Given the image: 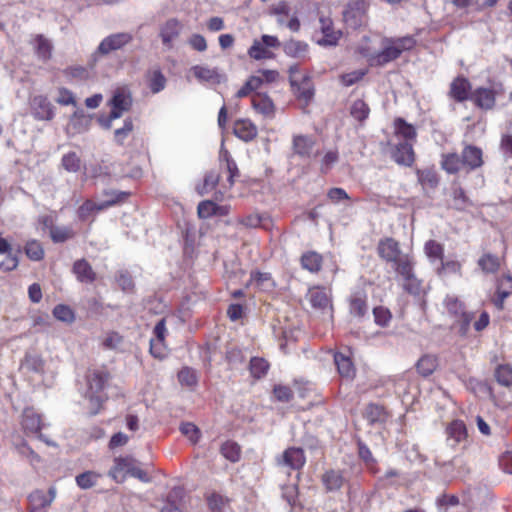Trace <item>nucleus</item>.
<instances>
[{
    "label": "nucleus",
    "instance_id": "f257e3e1",
    "mask_svg": "<svg viewBox=\"0 0 512 512\" xmlns=\"http://www.w3.org/2000/svg\"><path fill=\"white\" fill-rule=\"evenodd\" d=\"M415 44L416 41L412 36L384 37L381 40V50L368 55V62L371 66H384L399 58L404 51L411 50Z\"/></svg>",
    "mask_w": 512,
    "mask_h": 512
},
{
    "label": "nucleus",
    "instance_id": "f03ea898",
    "mask_svg": "<svg viewBox=\"0 0 512 512\" xmlns=\"http://www.w3.org/2000/svg\"><path fill=\"white\" fill-rule=\"evenodd\" d=\"M87 390L84 397L89 401V413L96 415L104 403L106 396L103 393L108 376L103 371H92L87 375Z\"/></svg>",
    "mask_w": 512,
    "mask_h": 512
},
{
    "label": "nucleus",
    "instance_id": "7ed1b4c3",
    "mask_svg": "<svg viewBox=\"0 0 512 512\" xmlns=\"http://www.w3.org/2000/svg\"><path fill=\"white\" fill-rule=\"evenodd\" d=\"M289 81L297 97L308 103L314 96V88L310 76L300 73L299 65L289 68Z\"/></svg>",
    "mask_w": 512,
    "mask_h": 512
},
{
    "label": "nucleus",
    "instance_id": "20e7f679",
    "mask_svg": "<svg viewBox=\"0 0 512 512\" xmlns=\"http://www.w3.org/2000/svg\"><path fill=\"white\" fill-rule=\"evenodd\" d=\"M368 3L365 0L350 1L343 11V21L352 29L363 26L367 21Z\"/></svg>",
    "mask_w": 512,
    "mask_h": 512
},
{
    "label": "nucleus",
    "instance_id": "39448f33",
    "mask_svg": "<svg viewBox=\"0 0 512 512\" xmlns=\"http://www.w3.org/2000/svg\"><path fill=\"white\" fill-rule=\"evenodd\" d=\"M502 93V86L495 84L490 87H478L470 94V100L482 110H491L495 106L496 97Z\"/></svg>",
    "mask_w": 512,
    "mask_h": 512
},
{
    "label": "nucleus",
    "instance_id": "423d86ee",
    "mask_svg": "<svg viewBox=\"0 0 512 512\" xmlns=\"http://www.w3.org/2000/svg\"><path fill=\"white\" fill-rule=\"evenodd\" d=\"M306 458L301 448L290 447L276 458L277 466L285 473L299 471L305 464Z\"/></svg>",
    "mask_w": 512,
    "mask_h": 512
},
{
    "label": "nucleus",
    "instance_id": "0eeeda50",
    "mask_svg": "<svg viewBox=\"0 0 512 512\" xmlns=\"http://www.w3.org/2000/svg\"><path fill=\"white\" fill-rule=\"evenodd\" d=\"M444 305L448 312L458 319L460 332L465 334L469 329L473 314L466 312L463 303L454 295H448L444 300Z\"/></svg>",
    "mask_w": 512,
    "mask_h": 512
},
{
    "label": "nucleus",
    "instance_id": "6e6552de",
    "mask_svg": "<svg viewBox=\"0 0 512 512\" xmlns=\"http://www.w3.org/2000/svg\"><path fill=\"white\" fill-rule=\"evenodd\" d=\"M44 425L45 424L41 415L34 408L28 407L23 410L21 416V426L24 432L27 435H38V437L44 440L48 445H54V443L44 439L43 435L40 434V430L44 427Z\"/></svg>",
    "mask_w": 512,
    "mask_h": 512
},
{
    "label": "nucleus",
    "instance_id": "1a4fd4ad",
    "mask_svg": "<svg viewBox=\"0 0 512 512\" xmlns=\"http://www.w3.org/2000/svg\"><path fill=\"white\" fill-rule=\"evenodd\" d=\"M311 306L322 314L332 317L331 294L325 288L314 287L308 290L306 295Z\"/></svg>",
    "mask_w": 512,
    "mask_h": 512
},
{
    "label": "nucleus",
    "instance_id": "9d476101",
    "mask_svg": "<svg viewBox=\"0 0 512 512\" xmlns=\"http://www.w3.org/2000/svg\"><path fill=\"white\" fill-rule=\"evenodd\" d=\"M316 141L309 135H294L292 138L293 153L304 160H309L317 156L315 149Z\"/></svg>",
    "mask_w": 512,
    "mask_h": 512
},
{
    "label": "nucleus",
    "instance_id": "9b49d317",
    "mask_svg": "<svg viewBox=\"0 0 512 512\" xmlns=\"http://www.w3.org/2000/svg\"><path fill=\"white\" fill-rule=\"evenodd\" d=\"M131 40L132 36L129 33L111 34L100 42L95 54L107 55L110 52L121 49Z\"/></svg>",
    "mask_w": 512,
    "mask_h": 512
},
{
    "label": "nucleus",
    "instance_id": "f8f14e48",
    "mask_svg": "<svg viewBox=\"0 0 512 512\" xmlns=\"http://www.w3.org/2000/svg\"><path fill=\"white\" fill-rule=\"evenodd\" d=\"M109 105L111 106V118L118 119L130 109L132 105L131 95L125 89H117L114 91Z\"/></svg>",
    "mask_w": 512,
    "mask_h": 512
},
{
    "label": "nucleus",
    "instance_id": "ddd939ff",
    "mask_svg": "<svg viewBox=\"0 0 512 512\" xmlns=\"http://www.w3.org/2000/svg\"><path fill=\"white\" fill-rule=\"evenodd\" d=\"M190 70L201 83L216 85L226 81L225 74L221 73L218 68H210L206 65H195L191 67Z\"/></svg>",
    "mask_w": 512,
    "mask_h": 512
},
{
    "label": "nucleus",
    "instance_id": "4468645a",
    "mask_svg": "<svg viewBox=\"0 0 512 512\" xmlns=\"http://www.w3.org/2000/svg\"><path fill=\"white\" fill-rule=\"evenodd\" d=\"M377 251L382 259L392 264L404 255L400 250L399 243L389 237L379 241Z\"/></svg>",
    "mask_w": 512,
    "mask_h": 512
},
{
    "label": "nucleus",
    "instance_id": "2eb2a0df",
    "mask_svg": "<svg viewBox=\"0 0 512 512\" xmlns=\"http://www.w3.org/2000/svg\"><path fill=\"white\" fill-rule=\"evenodd\" d=\"M182 30V24L176 18H170L160 27V38L165 47H173V41L176 40Z\"/></svg>",
    "mask_w": 512,
    "mask_h": 512
},
{
    "label": "nucleus",
    "instance_id": "dca6fc26",
    "mask_svg": "<svg viewBox=\"0 0 512 512\" xmlns=\"http://www.w3.org/2000/svg\"><path fill=\"white\" fill-rule=\"evenodd\" d=\"M319 24L323 37L318 39L317 43L321 46H335L342 36V32L333 29V22L328 17H320Z\"/></svg>",
    "mask_w": 512,
    "mask_h": 512
},
{
    "label": "nucleus",
    "instance_id": "f3484780",
    "mask_svg": "<svg viewBox=\"0 0 512 512\" xmlns=\"http://www.w3.org/2000/svg\"><path fill=\"white\" fill-rule=\"evenodd\" d=\"M32 113L38 120H51L54 117V107L47 97L35 96L31 102Z\"/></svg>",
    "mask_w": 512,
    "mask_h": 512
},
{
    "label": "nucleus",
    "instance_id": "a211bd4d",
    "mask_svg": "<svg viewBox=\"0 0 512 512\" xmlns=\"http://www.w3.org/2000/svg\"><path fill=\"white\" fill-rule=\"evenodd\" d=\"M30 44L33 46L37 58L43 62H47L52 57L53 45L49 39L41 34L31 38Z\"/></svg>",
    "mask_w": 512,
    "mask_h": 512
},
{
    "label": "nucleus",
    "instance_id": "6ab92c4d",
    "mask_svg": "<svg viewBox=\"0 0 512 512\" xmlns=\"http://www.w3.org/2000/svg\"><path fill=\"white\" fill-rule=\"evenodd\" d=\"M471 84L465 77H457L450 85V96L457 102L470 100Z\"/></svg>",
    "mask_w": 512,
    "mask_h": 512
},
{
    "label": "nucleus",
    "instance_id": "aec40b11",
    "mask_svg": "<svg viewBox=\"0 0 512 512\" xmlns=\"http://www.w3.org/2000/svg\"><path fill=\"white\" fill-rule=\"evenodd\" d=\"M463 166L475 170L483 165V152L480 148L467 145L461 154Z\"/></svg>",
    "mask_w": 512,
    "mask_h": 512
},
{
    "label": "nucleus",
    "instance_id": "412c9836",
    "mask_svg": "<svg viewBox=\"0 0 512 512\" xmlns=\"http://www.w3.org/2000/svg\"><path fill=\"white\" fill-rule=\"evenodd\" d=\"M117 203V197L112 198L110 200H104L100 203H94L92 201L87 200L84 202L78 209V217L80 220H87L94 212L102 211L107 209Z\"/></svg>",
    "mask_w": 512,
    "mask_h": 512
},
{
    "label": "nucleus",
    "instance_id": "4be33fe9",
    "mask_svg": "<svg viewBox=\"0 0 512 512\" xmlns=\"http://www.w3.org/2000/svg\"><path fill=\"white\" fill-rule=\"evenodd\" d=\"M392 158L400 165L410 166L414 161L412 143L408 141L399 142L392 152Z\"/></svg>",
    "mask_w": 512,
    "mask_h": 512
},
{
    "label": "nucleus",
    "instance_id": "5701e85b",
    "mask_svg": "<svg viewBox=\"0 0 512 512\" xmlns=\"http://www.w3.org/2000/svg\"><path fill=\"white\" fill-rule=\"evenodd\" d=\"M134 459L131 457H118L114 459V465L109 471V476L118 483H122L129 473Z\"/></svg>",
    "mask_w": 512,
    "mask_h": 512
},
{
    "label": "nucleus",
    "instance_id": "b1692460",
    "mask_svg": "<svg viewBox=\"0 0 512 512\" xmlns=\"http://www.w3.org/2000/svg\"><path fill=\"white\" fill-rule=\"evenodd\" d=\"M350 314L362 318L368 311L367 295L364 291H356L351 294L349 299Z\"/></svg>",
    "mask_w": 512,
    "mask_h": 512
},
{
    "label": "nucleus",
    "instance_id": "393cba45",
    "mask_svg": "<svg viewBox=\"0 0 512 512\" xmlns=\"http://www.w3.org/2000/svg\"><path fill=\"white\" fill-rule=\"evenodd\" d=\"M56 497V488L50 487L48 490V494H46L43 490H35L33 491L29 497L30 506H35L37 508H41L45 510L49 507Z\"/></svg>",
    "mask_w": 512,
    "mask_h": 512
},
{
    "label": "nucleus",
    "instance_id": "a878e982",
    "mask_svg": "<svg viewBox=\"0 0 512 512\" xmlns=\"http://www.w3.org/2000/svg\"><path fill=\"white\" fill-rule=\"evenodd\" d=\"M233 131L236 137L245 142L253 140L257 135L256 126L249 120H237Z\"/></svg>",
    "mask_w": 512,
    "mask_h": 512
},
{
    "label": "nucleus",
    "instance_id": "bb28decb",
    "mask_svg": "<svg viewBox=\"0 0 512 512\" xmlns=\"http://www.w3.org/2000/svg\"><path fill=\"white\" fill-rule=\"evenodd\" d=\"M447 441L451 446L462 442L467 436L465 424L460 420H454L446 428Z\"/></svg>",
    "mask_w": 512,
    "mask_h": 512
},
{
    "label": "nucleus",
    "instance_id": "cd10ccee",
    "mask_svg": "<svg viewBox=\"0 0 512 512\" xmlns=\"http://www.w3.org/2000/svg\"><path fill=\"white\" fill-rule=\"evenodd\" d=\"M308 49V44L300 40L291 39L283 44L284 53L296 59H304L308 54Z\"/></svg>",
    "mask_w": 512,
    "mask_h": 512
},
{
    "label": "nucleus",
    "instance_id": "c85d7f7f",
    "mask_svg": "<svg viewBox=\"0 0 512 512\" xmlns=\"http://www.w3.org/2000/svg\"><path fill=\"white\" fill-rule=\"evenodd\" d=\"M73 272L80 282L91 283L95 280V272L85 259L78 260L74 263Z\"/></svg>",
    "mask_w": 512,
    "mask_h": 512
},
{
    "label": "nucleus",
    "instance_id": "c756f323",
    "mask_svg": "<svg viewBox=\"0 0 512 512\" xmlns=\"http://www.w3.org/2000/svg\"><path fill=\"white\" fill-rule=\"evenodd\" d=\"M439 363L436 355L425 354L417 362L416 368L420 375L428 377L434 373Z\"/></svg>",
    "mask_w": 512,
    "mask_h": 512
},
{
    "label": "nucleus",
    "instance_id": "7c9ffc66",
    "mask_svg": "<svg viewBox=\"0 0 512 512\" xmlns=\"http://www.w3.org/2000/svg\"><path fill=\"white\" fill-rule=\"evenodd\" d=\"M334 362L341 377L352 379L355 375V368L351 359L344 354L336 353Z\"/></svg>",
    "mask_w": 512,
    "mask_h": 512
},
{
    "label": "nucleus",
    "instance_id": "2f4dec72",
    "mask_svg": "<svg viewBox=\"0 0 512 512\" xmlns=\"http://www.w3.org/2000/svg\"><path fill=\"white\" fill-rule=\"evenodd\" d=\"M252 106L257 112L267 117H271L274 113V104L268 96L255 95L252 98Z\"/></svg>",
    "mask_w": 512,
    "mask_h": 512
},
{
    "label": "nucleus",
    "instance_id": "473e14b6",
    "mask_svg": "<svg viewBox=\"0 0 512 512\" xmlns=\"http://www.w3.org/2000/svg\"><path fill=\"white\" fill-rule=\"evenodd\" d=\"M148 86L152 93L156 94L164 90L166 78L160 69H153L148 72Z\"/></svg>",
    "mask_w": 512,
    "mask_h": 512
},
{
    "label": "nucleus",
    "instance_id": "72a5a7b5",
    "mask_svg": "<svg viewBox=\"0 0 512 512\" xmlns=\"http://www.w3.org/2000/svg\"><path fill=\"white\" fill-rule=\"evenodd\" d=\"M90 122V118L84 114L83 110H77L72 114L69 125L75 133H82L88 130Z\"/></svg>",
    "mask_w": 512,
    "mask_h": 512
},
{
    "label": "nucleus",
    "instance_id": "f704fd0d",
    "mask_svg": "<svg viewBox=\"0 0 512 512\" xmlns=\"http://www.w3.org/2000/svg\"><path fill=\"white\" fill-rule=\"evenodd\" d=\"M442 168L450 174H454L463 166L462 157L456 153H449L442 156Z\"/></svg>",
    "mask_w": 512,
    "mask_h": 512
},
{
    "label": "nucleus",
    "instance_id": "c9c22d12",
    "mask_svg": "<svg viewBox=\"0 0 512 512\" xmlns=\"http://www.w3.org/2000/svg\"><path fill=\"white\" fill-rule=\"evenodd\" d=\"M302 267L312 273L318 272L322 265V257L316 252H307L301 257Z\"/></svg>",
    "mask_w": 512,
    "mask_h": 512
},
{
    "label": "nucleus",
    "instance_id": "e433bc0d",
    "mask_svg": "<svg viewBox=\"0 0 512 512\" xmlns=\"http://www.w3.org/2000/svg\"><path fill=\"white\" fill-rule=\"evenodd\" d=\"M396 272L402 276V278L411 277L413 272V259L409 254H404L394 264Z\"/></svg>",
    "mask_w": 512,
    "mask_h": 512
},
{
    "label": "nucleus",
    "instance_id": "4c0bfd02",
    "mask_svg": "<svg viewBox=\"0 0 512 512\" xmlns=\"http://www.w3.org/2000/svg\"><path fill=\"white\" fill-rule=\"evenodd\" d=\"M394 125L396 134L398 136H401L404 139V141L410 142L411 140L415 139V128L411 124H408L404 119L397 118L394 122Z\"/></svg>",
    "mask_w": 512,
    "mask_h": 512
},
{
    "label": "nucleus",
    "instance_id": "58836bf2",
    "mask_svg": "<svg viewBox=\"0 0 512 512\" xmlns=\"http://www.w3.org/2000/svg\"><path fill=\"white\" fill-rule=\"evenodd\" d=\"M250 283L263 291H271L274 287V281L269 273L255 272L251 274Z\"/></svg>",
    "mask_w": 512,
    "mask_h": 512
},
{
    "label": "nucleus",
    "instance_id": "ea45409f",
    "mask_svg": "<svg viewBox=\"0 0 512 512\" xmlns=\"http://www.w3.org/2000/svg\"><path fill=\"white\" fill-rule=\"evenodd\" d=\"M323 483L329 491H335L341 488L344 479L339 471H327L322 477Z\"/></svg>",
    "mask_w": 512,
    "mask_h": 512
},
{
    "label": "nucleus",
    "instance_id": "a19ab883",
    "mask_svg": "<svg viewBox=\"0 0 512 512\" xmlns=\"http://www.w3.org/2000/svg\"><path fill=\"white\" fill-rule=\"evenodd\" d=\"M220 210H222V207H219L210 200L201 201L197 207V213L201 219H207L221 213Z\"/></svg>",
    "mask_w": 512,
    "mask_h": 512
},
{
    "label": "nucleus",
    "instance_id": "79ce46f5",
    "mask_svg": "<svg viewBox=\"0 0 512 512\" xmlns=\"http://www.w3.org/2000/svg\"><path fill=\"white\" fill-rule=\"evenodd\" d=\"M249 369H250L251 375L254 378L260 379V378H262L263 376L266 375V373H267V371L269 369V364L263 358L253 357L250 360Z\"/></svg>",
    "mask_w": 512,
    "mask_h": 512
},
{
    "label": "nucleus",
    "instance_id": "37998d69",
    "mask_svg": "<svg viewBox=\"0 0 512 512\" xmlns=\"http://www.w3.org/2000/svg\"><path fill=\"white\" fill-rule=\"evenodd\" d=\"M496 381L505 387L512 385V367L508 364L499 365L495 370Z\"/></svg>",
    "mask_w": 512,
    "mask_h": 512
},
{
    "label": "nucleus",
    "instance_id": "c03bdc74",
    "mask_svg": "<svg viewBox=\"0 0 512 512\" xmlns=\"http://www.w3.org/2000/svg\"><path fill=\"white\" fill-rule=\"evenodd\" d=\"M364 416L371 424L377 422H383L385 420L386 414L383 407L376 404H369L364 412Z\"/></svg>",
    "mask_w": 512,
    "mask_h": 512
},
{
    "label": "nucleus",
    "instance_id": "a18cd8bd",
    "mask_svg": "<svg viewBox=\"0 0 512 512\" xmlns=\"http://www.w3.org/2000/svg\"><path fill=\"white\" fill-rule=\"evenodd\" d=\"M22 365L25 369L35 373H42L44 371V361L37 354H27Z\"/></svg>",
    "mask_w": 512,
    "mask_h": 512
},
{
    "label": "nucleus",
    "instance_id": "49530a36",
    "mask_svg": "<svg viewBox=\"0 0 512 512\" xmlns=\"http://www.w3.org/2000/svg\"><path fill=\"white\" fill-rule=\"evenodd\" d=\"M272 13L277 17V23L280 26L285 25V21L291 17L293 13H291V8L285 1H280L275 4L272 8Z\"/></svg>",
    "mask_w": 512,
    "mask_h": 512
},
{
    "label": "nucleus",
    "instance_id": "de8ad7c7",
    "mask_svg": "<svg viewBox=\"0 0 512 512\" xmlns=\"http://www.w3.org/2000/svg\"><path fill=\"white\" fill-rule=\"evenodd\" d=\"M221 454L231 462H237L240 459L241 450L237 443L227 441L221 446Z\"/></svg>",
    "mask_w": 512,
    "mask_h": 512
},
{
    "label": "nucleus",
    "instance_id": "09e8293b",
    "mask_svg": "<svg viewBox=\"0 0 512 512\" xmlns=\"http://www.w3.org/2000/svg\"><path fill=\"white\" fill-rule=\"evenodd\" d=\"M73 230L67 226H52L50 236L53 242L62 243L73 237Z\"/></svg>",
    "mask_w": 512,
    "mask_h": 512
},
{
    "label": "nucleus",
    "instance_id": "8fccbe9b",
    "mask_svg": "<svg viewBox=\"0 0 512 512\" xmlns=\"http://www.w3.org/2000/svg\"><path fill=\"white\" fill-rule=\"evenodd\" d=\"M61 163L63 168L68 172L76 173L81 168V160L75 152L64 154Z\"/></svg>",
    "mask_w": 512,
    "mask_h": 512
},
{
    "label": "nucleus",
    "instance_id": "3c124183",
    "mask_svg": "<svg viewBox=\"0 0 512 512\" xmlns=\"http://www.w3.org/2000/svg\"><path fill=\"white\" fill-rule=\"evenodd\" d=\"M99 477L100 475L93 471H86L76 477V483L81 489H89L97 483Z\"/></svg>",
    "mask_w": 512,
    "mask_h": 512
},
{
    "label": "nucleus",
    "instance_id": "603ef678",
    "mask_svg": "<svg viewBox=\"0 0 512 512\" xmlns=\"http://www.w3.org/2000/svg\"><path fill=\"white\" fill-rule=\"evenodd\" d=\"M268 220V216L266 214H249L239 220L241 224L248 228H257L260 226L265 227V221Z\"/></svg>",
    "mask_w": 512,
    "mask_h": 512
},
{
    "label": "nucleus",
    "instance_id": "864d4df0",
    "mask_svg": "<svg viewBox=\"0 0 512 512\" xmlns=\"http://www.w3.org/2000/svg\"><path fill=\"white\" fill-rule=\"evenodd\" d=\"M133 122L130 118L124 120L123 126L114 131V141L118 145H123L125 140L133 131Z\"/></svg>",
    "mask_w": 512,
    "mask_h": 512
},
{
    "label": "nucleus",
    "instance_id": "5fc2aeb1",
    "mask_svg": "<svg viewBox=\"0 0 512 512\" xmlns=\"http://www.w3.org/2000/svg\"><path fill=\"white\" fill-rule=\"evenodd\" d=\"M53 316L57 320L65 323H72L75 319L72 309L69 306L63 304H59L54 307Z\"/></svg>",
    "mask_w": 512,
    "mask_h": 512
},
{
    "label": "nucleus",
    "instance_id": "6e6d98bb",
    "mask_svg": "<svg viewBox=\"0 0 512 512\" xmlns=\"http://www.w3.org/2000/svg\"><path fill=\"white\" fill-rule=\"evenodd\" d=\"M351 115L358 121H364L369 115L368 105L361 99L353 102L351 106Z\"/></svg>",
    "mask_w": 512,
    "mask_h": 512
},
{
    "label": "nucleus",
    "instance_id": "4d7b16f0",
    "mask_svg": "<svg viewBox=\"0 0 512 512\" xmlns=\"http://www.w3.org/2000/svg\"><path fill=\"white\" fill-rule=\"evenodd\" d=\"M248 55L255 60H261L271 57V53L259 40H254L252 46L248 50Z\"/></svg>",
    "mask_w": 512,
    "mask_h": 512
},
{
    "label": "nucleus",
    "instance_id": "13d9d810",
    "mask_svg": "<svg viewBox=\"0 0 512 512\" xmlns=\"http://www.w3.org/2000/svg\"><path fill=\"white\" fill-rule=\"evenodd\" d=\"M25 252L28 258L33 261H39L44 256V250L41 244L36 240L29 241L26 244Z\"/></svg>",
    "mask_w": 512,
    "mask_h": 512
},
{
    "label": "nucleus",
    "instance_id": "bf43d9fd",
    "mask_svg": "<svg viewBox=\"0 0 512 512\" xmlns=\"http://www.w3.org/2000/svg\"><path fill=\"white\" fill-rule=\"evenodd\" d=\"M478 264L481 267V269L486 273L495 272L499 266L498 258L491 254H485L484 256H482L479 259Z\"/></svg>",
    "mask_w": 512,
    "mask_h": 512
},
{
    "label": "nucleus",
    "instance_id": "052dcab7",
    "mask_svg": "<svg viewBox=\"0 0 512 512\" xmlns=\"http://www.w3.org/2000/svg\"><path fill=\"white\" fill-rule=\"evenodd\" d=\"M425 253L432 260H441L443 256V247L434 240H429L425 244Z\"/></svg>",
    "mask_w": 512,
    "mask_h": 512
},
{
    "label": "nucleus",
    "instance_id": "680f3d73",
    "mask_svg": "<svg viewBox=\"0 0 512 512\" xmlns=\"http://www.w3.org/2000/svg\"><path fill=\"white\" fill-rule=\"evenodd\" d=\"M178 380L182 385L192 387L197 383L196 372L188 367L182 368L178 373Z\"/></svg>",
    "mask_w": 512,
    "mask_h": 512
},
{
    "label": "nucleus",
    "instance_id": "e2e57ef3",
    "mask_svg": "<svg viewBox=\"0 0 512 512\" xmlns=\"http://www.w3.org/2000/svg\"><path fill=\"white\" fill-rule=\"evenodd\" d=\"M55 101L63 106L76 105V100L73 92L64 87L58 89V96L55 98Z\"/></svg>",
    "mask_w": 512,
    "mask_h": 512
},
{
    "label": "nucleus",
    "instance_id": "0e129e2a",
    "mask_svg": "<svg viewBox=\"0 0 512 512\" xmlns=\"http://www.w3.org/2000/svg\"><path fill=\"white\" fill-rule=\"evenodd\" d=\"M180 431L183 435L188 437L192 443H196L199 440L200 431L197 426L191 422L182 423Z\"/></svg>",
    "mask_w": 512,
    "mask_h": 512
},
{
    "label": "nucleus",
    "instance_id": "69168bd1",
    "mask_svg": "<svg viewBox=\"0 0 512 512\" xmlns=\"http://www.w3.org/2000/svg\"><path fill=\"white\" fill-rule=\"evenodd\" d=\"M373 315L376 324L382 327L387 326L391 319L390 311L384 307H375L373 309Z\"/></svg>",
    "mask_w": 512,
    "mask_h": 512
},
{
    "label": "nucleus",
    "instance_id": "338daca9",
    "mask_svg": "<svg viewBox=\"0 0 512 512\" xmlns=\"http://www.w3.org/2000/svg\"><path fill=\"white\" fill-rule=\"evenodd\" d=\"M366 74V71L364 70H355L346 74H343L341 76V82L344 86L349 87L353 84L360 81L364 75Z\"/></svg>",
    "mask_w": 512,
    "mask_h": 512
},
{
    "label": "nucleus",
    "instance_id": "774afa93",
    "mask_svg": "<svg viewBox=\"0 0 512 512\" xmlns=\"http://www.w3.org/2000/svg\"><path fill=\"white\" fill-rule=\"evenodd\" d=\"M226 500L223 496L213 493L208 497V505L213 512H222Z\"/></svg>",
    "mask_w": 512,
    "mask_h": 512
}]
</instances>
